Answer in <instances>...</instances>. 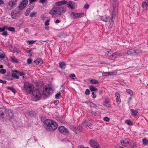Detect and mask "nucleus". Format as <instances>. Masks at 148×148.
Wrapping results in <instances>:
<instances>
[{"instance_id":"nucleus-31","label":"nucleus","mask_w":148,"mask_h":148,"mask_svg":"<svg viewBox=\"0 0 148 148\" xmlns=\"http://www.w3.org/2000/svg\"><path fill=\"white\" fill-rule=\"evenodd\" d=\"M126 92L127 93L130 94L131 96H134V94L132 90L130 89H127Z\"/></svg>"},{"instance_id":"nucleus-18","label":"nucleus","mask_w":148,"mask_h":148,"mask_svg":"<svg viewBox=\"0 0 148 148\" xmlns=\"http://www.w3.org/2000/svg\"><path fill=\"white\" fill-rule=\"evenodd\" d=\"M115 95L116 102L119 104L121 102L120 94L119 92H116L115 93Z\"/></svg>"},{"instance_id":"nucleus-55","label":"nucleus","mask_w":148,"mask_h":148,"mask_svg":"<svg viewBox=\"0 0 148 148\" xmlns=\"http://www.w3.org/2000/svg\"><path fill=\"white\" fill-rule=\"evenodd\" d=\"M61 93L60 92L57 93L55 95V97L58 98L60 96Z\"/></svg>"},{"instance_id":"nucleus-63","label":"nucleus","mask_w":148,"mask_h":148,"mask_svg":"<svg viewBox=\"0 0 148 148\" xmlns=\"http://www.w3.org/2000/svg\"><path fill=\"white\" fill-rule=\"evenodd\" d=\"M60 20H58V19H57L55 21V22L56 23H59L60 22Z\"/></svg>"},{"instance_id":"nucleus-52","label":"nucleus","mask_w":148,"mask_h":148,"mask_svg":"<svg viewBox=\"0 0 148 148\" xmlns=\"http://www.w3.org/2000/svg\"><path fill=\"white\" fill-rule=\"evenodd\" d=\"M132 97H130L128 99L127 102L129 104L130 103V102L132 100Z\"/></svg>"},{"instance_id":"nucleus-60","label":"nucleus","mask_w":148,"mask_h":148,"mask_svg":"<svg viewBox=\"0 0 148 148\" xmlns=\"http://www.w3.org/2000/svg\"><path fill=\"white\" fill-rule=\"evenodd\" d=\"M46 1H47L46 0H40L39 2L40 3H44Z\"/></svg>"},{"instance_id":"nucleus-3","label":"nucleus","mask_w":148,"mask_h":148,"mask_svg":"<svg viewBox=\"0 0 148 148\" xmlns=\"http://www.w3.org/2000/svg\"><path fill=\"white\" fill-rule=\"evenodd\" d=\"M120 55V53H113L111 51H109L106 49H104L103 50L102 56H105L110 59H114Z\"/></svg>"},{"instance_id":"nucleus-54","label":"nucleus","mask_w":148,"mask_h":148,"mask_svg":"<svg viewBox=\"0 0 148 148\" xmlns=\"http://www.w3.org/2000/svg\"><path fill=\"white\" fill-rule=\"evenodd\" d=\"M6 81L5 80H3L1 79H0V83L5 84L6 83Z\"/></svg>"},{"instance_id":"nucleus-19","label":"nucleus","mask_w":148,"mask_h":148,"mask_svg":"<svg viewBox=\"0 0 148 148\" xmlns=\"http://www.w3.org/2000/svg\"><path fill=\"white\" fill-rule=\"evenodd\" d=\"M121 144L122 145L125 146H127V144L129 143V141L127 139H122L121 141Z\"/></svg>"},{"instance_id":"nucleus-59","label":"nucleus","mask_w":148,"mask_h":148,"mask_svg":"<svg viewBox=\"0 0 148 148\" xmlns=\"http://www.w3.org/2000/svg\"><path fill=\"white\" fill-rule=\"evenodd\" d=\"M5 31L3 27L0 28V32H3Z\"/></svg>"},{"instance_id":"nucleus-36","label":"nucleus","mask_w":148,"mask_h":148,"mask_svg":"<svg viewBox=\"0 0 148 148\" xmlns=\"http://www.w3.org/2000/svg\"><path fill=\"white\" fill-rule=\"evenodd\" d=\"M8 30L10 31H11L13 32H15V28L13 27H9L8 28Z\"/></svg>"},{"instance_id":"nucleus-28","label":"nucleus","mask_w":148,"mask_h":148,"mask_svg":"<svg viewBox=\"0 0 148 148\" xmlns=\"http://www.w3.org/2000/svg\"><path fill=\"white\" fill-rule=\"evenodd\" d=\"M114 72H104L102 73V76H107L108 75H113Z\"/></svg>"},{"instance_id":"nucleus-23","label":"nucleus","mask_w":148,"mask_h":148,"mask_svg":"<svg viewBox=\"0 0 148 148\" xmlns=\"http://www.w3.org/2000/svg\"><path fill=\"white\" fill-rule=\"evenodd\" d=\"M76 133L81 132L82 130V126H78L76 127L74 129Z\"/></svg>"},{"instance_id":"nucleus-12","label":"nucleus","mask_w":148,"mask_h":148,"mask_svg":"<svg viewBox=\"0 0 148 148\" xmlns=\"http://www.w3.org/2000/svg\"><path fill=\"white\" fill-rule=\"evenodd\" d=\"M6 116L7 118L10 121L14 117L13 113L12 110H9L6 113Z\"/></svg>"},{"instance_id":"nucleus-26","label":"nucleus","mask_w":148,"mask_h":148,"mask_svg":"<svg viewBox=\"0 0 148 148\" xmlns=\"http://www.w3.org/2000/svg\"><path fill=\"white\" fill-rule=\"evenodd\" d=\"M34 62L36 63L37 64H41L42 63V60L40 58H38L35 60Z\"/></svg>"},{"instance_id":"nucleus-62","label":"nucleus","mask_w":148,"mask_h":148,"mask_svg":"<svg viewBox=\"0 0 148 148\" xmlns=\"http://www.w3.org/2000/svg\"><path fill=\"white\" fill-rule=\"evenodd\" d=\"M41 18L42 19V20H44L45 19V17L44 15H43L41 16Z\"/></svg>"},{"instance_id":"nucleus-51","label":"nucleus","mask_w":148,"mask_h":148,"mask_svg":"<svg viewBox=\"0 0 148 148\" xmlns=\"http://www.w3.org/2000/svg\"><path fill=\"white\" fill-rule=\"evenodd\" d=\"M133 145H131V148H136V146L135 143H133Z\"/></svg>"},{"instance_id":"nucleus-15","label":"nucleus","mask_w":148,"mask_h":148,"mask_svg":"<svg viewBox=\"0 0 148 148\" xmlns=\"http://www.w3.org/2000/svg\"><path fill=\"white\" fill-rule=\"evenodd\" d=\"M110 100L109 98H106L103 102V105L108 108H110L111 104L110 103Z\"/></svg>"},{"instance_id":"nucleus-29","label":"nucleus","mask_w":148,"mask_h":148,"mask_svg":"<svg viewBox=\"0 0 148 148\" xmlns=\"http://www.w3.org/2000/svg\"><path fill=\"white\" fill-rule=\"evenodd\" d=\"M18 72L17 73H14L12 74V76L13 77L16 78V79H18L19 78Z\"/></svg>"},{"instance_id":"nucleus-53","label":"nucleus","mask_w":148,"mask_h":148,"mask_svg":"<svg viewBox=\"0 0 148 148\" xmlns=\"http://www.w3.org/2000/svg\"><path fill=\"white\" fill-rule=\"evenodd\" d=\"M92 95H93L92 96V98H95L96 97V95L95 94L94 92H92Z\"/></svg>"},{"instance_id":"nucleus-30","label":"nucleus","mask_w":148,"mask_h":148,"mask_svg":"<svg viewBox=\"0 0 148 148\" xmlns=\"http://www.w3.org/2000/svg\"><path fill=\"white\" fill-rule=\"evenodd\" d=\"M91 84H98V81L94 79H91L90 81Z\"/></svg>"},{"instance_id":"nucleus-25","label":"nucleus","mask_w":148,"mask_h":148,"mask_svg":"<svg viewBox=\"0 0 148 148\" xmlns=\"http://www.w3.org/2000/svg\"><path fill=\"white\" fill-rule=\"evenodd\" d=\"M142 6L143 8L148 7V0H145L143 3Z\"/></svg>"},{"instance_id":"nucleus-32","label":"nucleus","mask_w":148,"mask_h":148,"mask_svg":"<svg viewBox=\"0 0 148 148\" xmlns=\"http://www.w3.org/2000/svg\"><path fill=\"white\" fill-rule=\"evenodd\" d=\"M5 58V54L4 52L0 49V58L3 59Z\"/></svg>"},{"instance_id":"nucleus-27","label":"nucleus","mask_w":148,"mask_h":148,"mask_svg":"<svg viewBox=\"0 0 148 148\" xmlns=\"http://www.w3.org/2000/svg\"><path fill=\"white\" fill-rule=\"evenodd\" d=\"M89 89L91 91H95L97 90V89L95 86L92 85L90 86Z\"/></svg>"},{"instance_id":"nucleus-22","label":"nucleus","mask_w":148,"mask_h":148,"mask_svg":"<svg viewBox=\"0 0 148 148\" xmlns=\"http://www.w3.org/2000/svg\"><path fill=\"white\" fill-rule=\"evenodd\" d=\"M110 17L108 16H105L102 17V21L106 22L110 21Z\"/></svg>"},{"instance_id":"nucleus-44","label":"nucleus","mask_w":148,"mask_h":148,"mask_svg":"<svg viewBox=\"0 0 148 148\" xmlns=\"http://www.w3.org/2000/svg\"><path fill=\"white\" fill-rule=\"evenodd\" d=\"M6 70L5 69H2L0 70V73L1 74H4Z\"/></svg>"},{"instance_id":"nucleus-33","label":"nucleus","mask_w":148,"mask_h":148,"mask_svg":"<svg viewBox=\"0 0 148 148\" xmlns=\"http://www.w3.org/2000/svg\"><path fill=\"white\" fill-rule=\"evenodd\" d=\"M10 58L13 63H17L18 62V60L14 57H11Z\"/></svg>"},{"instance_id":"nucleus-5","label":"nucleus","mask_w":148,"mask_h":148,"mask_svg":"<svg viewBox=\"0 0 148 148\" xmlns=\"http://www.w3.org/2000/svg\"><path fill=\"white\" fill-rule=\"evenodd\" d=\"M112 7L110 8V11L112 16V21H113L114 18H115L117 8L116 3L115 2H113L112 3Z\"/></svg>"},{"instance_id":"nucleus-17","label":"nucleus","mask_w":148,"mask_h":148,"mask_svg":"<svg viewBox=\"0 0 148 148\" xmlns=\"http://www.w3.org/2000/svg\"><path fill=\"white\" fill-rule=\"evenodd\" d=\"M90 144L93 148H99V145L94 140L90 141Z\"/></svg>"},{"instance_id":"nucleus-6","label":"nucleus","mask_w":148,"mask_h":148,"mask_svg":"<svg viewBox=\"0 0 148 148\" xmlns=\"http://www.w3.org/2000/svg\"><path fill=\"white\" fill-rule=\"evenodd\" d=\"M32 93L33 97L37 100L40 99L42 94V91L37 89L33 90Z\"/></svg>"},{"instance_id":"nucleus-49","label":"nucleus","mask_w":148,"mask_h":148,"mask_svg":"<svg viewBox=\"0 0 148 148\" xmlns=\"http://www.w3.org/2000/svg\"><path fill=\"white\" fill-rule=\"evenodd\" d=\"M32 62V60L30 58H28L27 60V62L28 64H30Z\"/></svg>"},{"instance_id":"nucleus-38","label":"nucleus","mask_w":148,"mask_h":148,"mask_svg":"<svg viewBox=\"0 0 148 148\" xmlns=\"http://www.w3.org/2000/svg\"><path fill=\"white\" fill-rule=\"evenodd\" d=\"M30 10H31V9L29 8H28L27 9L26 12H25V16H27L29 15V14L30 12Z\"/></svg>"},{"instance_id":"nucleus-13","label":"nucleus","mask_w":148,"mask_h":148,"mask_svg":"<svg viewBox=\"0 0 148 148\" xmlns=\"http://www.w3.org/2000/svg\"><path fill=\"white\" fill-rule=\"evenodd\" d=\"M6 109L5 108H0V117L2 119H4L5 118V116H6Z\"/></svg>"},{"instance_id":"nucleus-39","label":"nucleus","mask_w":148,"mask_h":148,"mask_svg":"<svg viewBox=\"0 0 148 148\" xmlns=\"http://www.w3.org/2000/svg\"><path fill=\"white\" fill-rule=\"evenodd\" d=\"M125 123L127 124L128 125H132V123L131 121L129 120H126L125 121Z\"/></svg>"},{"instance_id":"nucleus-9","label":"nucleus","mask_w":148,"mask_h":148,"mask_svg":"<svg viewBox=\"0 0 148 148\" xmlns=\"http://www.w3.org/2000/svg\"><path fill=\"white\" fill-rule=\"evenodd\" d=\"M27 0H23L19 6L17 7V11H20L24 9L28 4Z\"/></svg>"},{"instance_id":"nucleus-4","label":"nucleus","mask_w":148,"mask_h":148,"mask_svg":"<svg viewBox=\"0 0 148 148\" xmlns=\"http://www.w3.org/2000/svg\"><path fill=\"white\" fill-rule=\"evenodd\" d=\"M23 88L25 92L30 94L32 92L34 86L32 84L28 82H26L24 83Z\"/></svg>"},{"instance_id":"nucleus-10","label":"nucleus","mask_w":148,"mask_h":148,"mask_svg":"<svg viewBox=\"0 0 148 148\" xmlns=\"http://www.w3.org/2000/svg\"><path fill=\"white\" fill-rule=\"evenodd\" d=\"M140 53V51L139 50H135L134 49H132L128 50L127 52L128 55L134 56Z\"/></svg>"},{"instance_id":"nucleus-56","label":"nucleus","mask_w":148,"mask_h":148,"mask_svg":"<svg viewBox=\"0 0 148 148\" xmlns=\"http://www.w3.org/2000/svg\"><path fill=\"white\" fill-rule=\"evenodd\" d=\"M2 35L4 36H7L8 34L6 32H4L2 33Z\"/></svg>"},{"instance_id":"nucleus-1","label":"nucleus","mask_w":148,"mask_h":148,"mask_svg":"<svg viewBox=\"0 0 148 148\" xmlns=\"http://www.w3.org/2000/svg\"><path fill=\"white\" fill-rule=\"evenodd\" d=\"M66 10V8L64 6L54 7L50 10L49 14L52 15V18H55L62 15Z\"/></svg>"},{"instance_id":"nucleus-21","label":"nucleus","mask_w":148,"mask_h":148,"mask_svg":"<svg viewBox=\"0 0 148 148\" xmlns=\"http://www.w3.org/2000/svg\"><path fill=\"white\" fill-rule=\"evenodd\" d=\"M130 111L131 112V114L133 116H136L138 113V112L137 110H134L133 109H131Z\"/></svg>"},{"instance_id":"nucleus-46","label":"nucleus","mask_w":148,"mask_h":148,"mask_svg":"<svg viewBox=\"0 0 148 148\" xmlns=\"http://www.w3.org/2000/svg\"><path fill=\"white\" fill-rule=\"evenodd\" d=\"M90 93V91L89 90L87 89L85 91V93L86 95H89Z\"/></svg>"},{"instance_id":"nucleus-45","label":"nucleus","mask_w":148,"mask_h":148,"mask_svg":"<svg viewBox=\"0 0 148 148\" xmlns=\"http://www.w3.org/2000/svg\"><path fill=\"white\" fill-rule=\"evenodd\" d=\"M36 40H28L27 41V42H29V45H31V44H33L34 42H36Z\"/></svg>"},{"instance_id":"nucleus-16","label":"nucleus","mask_w":148,"mask_h":148,"mask_svg":"<svg viewBox=\"0 0 148 148\" xmlns=\"http://www.w3.org/2000/svg\"><path fill=\"white\" fill-rule=\"evenodd\" d=\"M67 3V1L65 0L56 2L55 3V5L56 6L55 7H59L63 5L66 4Z\"/></svg>"},{"instance_id":"nucleus-40","label":"nucleus","mask_w":148,"mask_h":148,"mask_svg":"<svg viewBox=\"0 0 148 148\" xmlns=\"http://www.w3.org/2000/svg\"><path fill=\"white\" fill-rule=\"evenodd\" d=\"M18 75H19L21 76H23L25 75V73L21 71H19L18 72Z\"/></svg>"},{"instance_id":"nucleus-37","label":"nucleus","mask_w":148,"mask_h":148,"mask_svg":"<svg viewBox=\"0 0 148 148\" xmlns=\"http://www.w3.org/2000/svg\"><path fill=\"white\" fill-rule=\"evenodd\" d=\"M114 18L113 20L112 21V18L111 19V22L110 24L108 26V27L109 28H111L113 26V23L114 22Z\"/></svg>"},{"instance_id":"nucleus-2","label":"nucleus","mask_w":148,"mask_h":148,"mask_svg":"<svg viewBox=\"0 0 148 148\" xmlns=\"http://www.w3.org/2000/svg\"><path fill=\"white\" fill-rule=\"evenodd\" d=\"M44 125L46 126V129L48 131L55 130L58 127L57 123L53 121L46 120L44 122Z\"/></svg>"},{"instance_id":"nucleus-48","label":"nucleus","mask_w":148,"mask_h":148,"mask_svg":"<svg viewBox=\"0 0 148 148\" xmlns=\"http://www.w3.org/2000/svg\"><path fill=\"white\" fill-rule=\"evenodd\" d=\"M36 12H33L31 13L30 15V17H33L36 15Z\"/></svg>"},{"instance_id":"nucleus-47","label":"nucleus","mask_w":148,"mask_h":148,"mask_svg":"<svg viewBox=\"0 0 148 148\" xmlns=\"http://www.w3.org/2000/svg\"><path fill=\"white\" fill-rule=\"evenodd\" d=\"M9 5L11 7H12L14 5V3L12 1H10L8 3Z\"/></svg>"},{"instance_id":"nucleus-20","label":"nucleus","mask_w":148,"mask_h":148,"mask_svg":"<svg viewBox=\"0 0 148 148\" xmlns=\"http://www.w3.org/2000/svg\"><path fill=\"white\" fill-rule=\"evenodd\" d=\"M68 5L71 9H74L75 8V5L74 2L72 1H69L68 4Z\"/></svg>"},{"instance_id":"nucleus-34","label":"nucleus","mask_w":148,"mask_h":148,"mask_svg":"<svg viewBox=\"0 0 148 148\" xmlns=\"http://www.w3.org/2000/svg\"><path fill=\"white\" fill-rule=\"evenodd\" d=\"M143 143L145 145H146L148 143V140L145 138H143L142 140Z\"/></svg>"},{"instance_id":"nucleus-14","label":"nucleus","mask_w":148,"mask_h":148,"mask_svg":"<svg viewBox=\"0 0 148 148\" xmlns=\"http://www.w3.org/2000/svg\"><path fill=\"white\" fill-rule=\"evenodd\" d=\"M20 11H17V8H16L15 10L12 11L11 13V16L12 18L13 19H15L16 18L18 13Z\"/></svg>"},{"instance_id":"nucleus-58","label":"nucleus","mask_w":148,"mask_h":148,"mask_svg":"<svg viewBox=\"0 0 148 148\" xmlns=\"http://www.w3.org/2000/svg\"><path fill=\"white\" fill-rule=\"evenodd\" d=\"M59 103L58 100H55L54 101V103L55 105H57Z\"/></svg>"},{"instance_id":"nucleus-8","label":"nucleus","mask_w":148,"mask_h":148,"mask_svg":"<svg viewBox=\"0 0 148 148\" xmlns=\"http://www.w3.org/2000/svg\"><path fill=\"white\" fill-rule=\"evenodd\" d=\"M84 15V13H75L73 12L70 13L69 16L71 18L77 19L83 17Z\"/></svg>"},{"instance_id":"nucleus-57","label":"nucleus","mask_w":148,"mask_h":148,"mask_svg":"<svg viewBox=\"0 0 148 148\" xmlns=\"http://www.w3.org/2000/svg\"><path fill=\"white\" fill-rule=\"evenodd\" d=\"M89 5L88 4H86L84 6V8L86 9H88L89 7Z\"/></svg>"},{"instance_id":"nucleus-43","label":"nucleus","mask_w":148,"mask_h":148,"mask_svg":"<svg viewBox=\"0 0 148 148\" xmlns=\"http://www.w3.org/2000/svg\"><path fill=\"white\" fill-rule=\"evenodd\" d=\"M103 120L104 121L108 122L110 121V119L108 117H105L103 119Z\"/></svg>"},{"instance_id":"nucleus-41","label":"nucleus","mask_w":148,"mask_h":148,"mask_svg":"<svg viewBox=\"0 0 148 148\" xmlns=\"http://www.w3.org/2000/svg\"><path fill=\"white\" fill-rule=\"evenodd\" d=\"M89 105L90 106V107H96L97 106V105L91 102H90Z\"/></svg>"},{"instance_id":"nucleus-7","label":"nucleus","mask_w":148,"mask_h":148,"mask_svg":"<svg viewBox=\"0 0 148 148\" xmlns=\"http://www.w3.org/2000/svg\"><path fill=\"white\" fill-rule=\"evenodd\" d=\"M53 90L50 86H46L43 88V93L45 96H47L52 93Z\"/></svg>"},{"instance_id":"nucleus-42","label":"nucleus","mask_w":148,"mask_h":148,"mask_svg":"<svg viewBox=\"0 0 148 148\" xmlns=\"http://www.w3.org/2000/svg\"><path fill=\"white\" fill-rule=\"evenodd\" d=\"M50 20L49 19L47 20L45 22V25L47 26L49 25Z\"/></svg>"},{"instance_id":"nucleus-24","label":"nucleus","mask_w":148,"mask_h":148,"mask_svg":"<svg viewBox=\"0 0 148 148\" xmlns=\"http://www.w3.org/2000/svg\"><path fill=\"white\" fill-rule=\"evenodd\" d=\"M66 64L64 62H62L59 63V65L62 69H65L66 67Z\"/></svg>"},{"instance_id":"nucleus-35","label":"nucleus","mask_w":148,"mask_h":148,"mask_svg":"<svg viewBox=\"0 0 148 148\" xmlns=\"http://www.w3.org/2000/svg\"><path fill=\"white\" fill-rule=\"evenodd\" d=\"M7 89H8L10 90L13 93H15V90L14 88H13L12 87H10V86H8L7 87Z\"/></svg>"},{"instance_id":"nucleus-61","label":"nucleus","mask_w":148,"mask_h":148,"mask_svg":"<svg viewBox=\"0 0 148 148\" xmlns=\"http://www.w3.org/2000/svg\"><path fill=\"white\" fill-rule=\"evenodd\" d=\"M29 29L28 28H25L24 29V32H26V33L29 32Z\"/></svg>"},{"instance_id":"nucleus-50","label":"nucleus","mask_w":148,"mask_h":148,"mask_svg":"<svg viewBox=\"0 0 148 148\" xmlns=\"http://www.w3.org/2000/svg\"><path fill=\"white\" fill-rule=\"evenodd\" d=\"M75 77V75L73 73L71 74L69 76L72 79H73L74 80L75 79L74 78H73V77Z\"/></svg>"},{"instance_id":"nucleus-64","label":"nucleus","mask_w":148,"mask_h":148,"mask_svg":"<svg viewBox=\"0 0 148 148\" xmlns=\"http://www.w3.org/2000/svg\"><path fill=\"white\" fill-rule=\"evenodd\" d=\"M78 148H86V147H84V146L82 145H81L78 147Z\"/></svg>"},{"instance_id":"nucleus-11","label":"nucleus","mask_w":148,"mask_h":148,"mask_svg":"<svg viewBox=\"0 0 148 148\" xmlns=\"http://www.w3.org/2000/svg\"><path fill=\"white\" fill-rule=\"evenodd\" d=\"M58 129L59 132L61 133L67 134L69 133V130L64 126H59Z\"/></svg>"}]
</instances>
